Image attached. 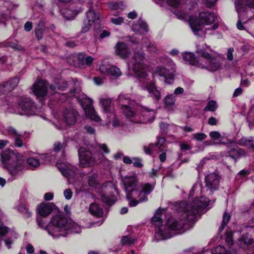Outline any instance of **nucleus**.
I'll return each instance as SVG.
<instances>
[{
  "label": "nucleus",
  "mask_w": 254,
  "mask_h": 254,
  "mask_svg": "<svg viewBox=\"0 0 254 254\" xmlns=\"http://www.w3.org/2000/svg\"><path fill=\"white\" fill-rule=\"evenodd\" d=\"M209 202V199L201 196L190 203H179L177 205L178 217L169 218L166 225L156 227L155 237L157 241L170 238L174 235L173 231L181 230L185 224L195 220L197 215L203 213Z\"/></svg>",
  "instance_id": "nucleus-1"
},
{
  "label": "nucleus",
  "mask_w": 254,
  "mask_h": 254,
  "mask_svg": "<svg viewBox=\"0 0 254 254\" xmlns=\"http://www.w3.org/2000/svg\"><path fill=\"white\" fill-rule=\"evenodd\" d=\"M42 217L39 215L37 216L38 226L46 230L54 239L66 237L69 233H79L81 231L80 225L61 214L53 216L48 224Z\"/></svg>",
  "instance_id": "nucleus-2"
},
{
  "label": "nucleus",
  "mask_w": 254,
  "mask_h": 254,
  "mask_svg": "<svg viewBox=\"0 0 254 254\" xmlns=\"http://www.w3.org/2000/svg\"><path fill=\"white\" fill-rule=\"evenodd\" d=\"M1 163L10 177L8 181L12 182L21 176L26 168L25 161L22 155L8 149L1 154Z\"/></svg>",
  "instance_id": "nucleus-3"
},
{
  "label": "nucleus",
  "mask_w": 254,
  "mask_h": 254,
  "mask_svg": "<svg viewBox=\"0 0 254 254\" xmlns=\"http://www.w3.org/2000/svg\"><path fill=\"white\" fill-rule=\"evenodd\" d=\"M218 18L213 13L210 12H201L199 14L198 18H196L193 16H190L189 19V24L190 27L194 34L202 30V25H208L214 23L211 28H207L205 32L209 34H212V32H208L212 30H215L218 27L217 23Z\"/></svg>",
  "instance_id": "nucleus-4"
},
{
  "label": "nucleus",
  "mask_w": 254,
  "mask_h": 254,
  "mask_svg": "<svg viewBox=\"0 0 254 254\" xmlns=\"http://www.w3.org/2000/svg\"><path fill=\"white\" fill-rule=\"evenodd\" d=\"M196 53L201 58V63L198 64V68L205 69L211 72L221 70L223 64L217 58V53H209L201 48L197 49Z\"/></svg>",
  "instance_id": "nucleus-5"
},
{
  "label": "nucleus",
  "mask_w": 254,
  "mask_h": 254,
  "mask_svg": "<svg viewBox=\"0 0 254 254\" xmlns=\"http://www.w3.org/2000/svg\"><path fill=\"white\" fill-rule=\"evenodd\" d=\"M147 64L148 60L145 53L141 52H134L127 63L128 68H131L139 78H145L147 76L145 68Z\"/></svg>",
  "instance_id": "nucleus-6"
},
{
  "label": "nucleus",
  "mask_w": 254,
  "mask_h": 254,
  "mask_svg": "<svg viewBox=\"0 0 254 254\" xmlns=\"http://www.w3.org/2000/svg\"><path fill=\"white\" fill-rule=\"evenodd\" d=\"M122 182L126 192V198L129 205V202L133 199L136 198L137 189L139 187L138 182L135 174H130L122 177Z\"/></svg>",
  "instance_id": "nucleus-7"
},
{
  "label": "nucleus",
  "mask_w": 254,
  "mask_h": 254,
  "mask_svg": "<svg viewBox=\"0 0 254 254\" xmlns=\"http://www.w3.org/2000/svg\"><path fill=\"white\" fill-rule=\"evenodd\" d=\"M78 152L79 165L83 168L92 166L97 164L99 160L103 158L102 154L97 157L96 156L98 155L97 154L94 153L93 155L90 151L86 150L83 147H80Z\"/></svg>",
  "instance_id": "nucleus-8"
},
{
  "label": "nucleus",
  "mask_w": 254,
  "mask_h": 254,
  "mask_svg": "<svg viewBox=\"0 0 254 254\" xmlns=\"http://www.w3.org/2000/svg\"><path fill=\"white\" fill-rule=\"evenodd\" d=\"M138 110L141 113L137 114L133 111V115L128 118L130 122L134 123H147L153 121L155 115L153 110L142 106L139 107Z\"/></svg>",
  "instance_id": "nucleus-9"
},
{
  "label": "nucleus",
  "mask_w": 254,
  "mask_h": 254,
  "mask_svg": "<svg viewBox=\"0 0 254 254\" xmlns=\"http://www.w3.org/2000/svg\"><path fill=\"white\" fill-rule=\"evenodd\" d=\"M154 188V186L149 183L142 184L140 188L138 187L136 198L133 199L129 202V206L134 207L139 203L147 201L148 200L147 196L153 191Z\"/></svg>",
  "instance_id": "nucleus-10"
},
{
  "label": "nucleus",
  "mask_w": 254,
  "mask_h": 254,
  "mask_svg": "<svg viewBox=\"0 0 254 254\" xmlns=\"http://www.w3.org/2000/svg\"><path fill=\"white\" fill-rule=\"evenodd\" d=\"M18 109L21 110L18 114L21 115H34L37 111V107L32 100L26 97L20 98L18 102Z\"/></svg>",
  "instance_id": "nucleus-11"
},
{
  "label": "nucleus",
  "mask_w": 254,
  "mask_h": 254,
  "mask_svg": "<svg viewBox=\"0 0 254 254\" xmlns=\"http://www.w3.org/2000/svg\"><path fill=\"white\" fill-rule=\"evenodd\" d=\"M57 166L62 174L67 178L70 183V179L73 178L76 175V168L65 161L64 159L58 160Z\"/></svg>",
  "instance_id": "nucleus-12"
},
{
  "label": "nucleus",
  "mask_w": 254,
  "mask_h": 254,
  "mask_svg": "<svg viewBox=\"0 0 254 254\" xmlns=\"http://www.w3.org/2000/svg\"><path fill=\"white\" fill-rule=\"evenodd\" d=\"M156 73L159 76L163 78L164 81L169 84L173 83L174 72L175 71V65L174 63H172L170 68L167 67L158 66L155 69Z\"/></svg>",
  "instance_id": "nucleus-13"
},
{
  "label": "nucleus",
  "mask_w": 254,
  "mask_h": 254,
  "mask_svg": "<svg viewBox=\"0 0 254 254\" xmlns=\"http://www.w3.org/2000/svg\"><path fill=\"white\" fill-rule=\"evenodd\" d=\"M118 102L121 106L122 109L127 118H129L133 115V111L131 110V106L135 103L134 101L131 100L126 95L121 94L118 99Z\"/></svg>",
  "instance_id": "nucleus-14"
},
{
  "label": "nucleus",
  "mask_w": 254,
  "mask_h": 254,
  "mask_svg": "<svg viewBox=\"0 0 254 254\" xmlns=\"http://www.w3.org/2000/svg\"><path fill=\"white\" fill-rule=\"evenodd\" d=\"M219 181V177L216 173H211L205 177V186L208 195L212 194L213 191L218 189Z\"/></svg>",
  "instance_id": "nucleus-15"
},
{
  "label": "nucleus",
  "mask_w": 254,
  "mask_h": 254,
  "mask_svg": "<svg viewBox=\"0 0 254 254\" xmlns=\"http://www.w3.org/2000/svg\"><path fill=\"white\" fill-rule=\"evenodd\" d=\"M243 0H238L235 1V8L238 14L239 20H238L237 27L239 30H243L244 27L242 23V20L244 19V17L246 15V8Z\"/></svg>",
  "instance_id": "nucleus-16"
},
{
  "label": "nucleus",
  "mask_w": 254,
  "mask_h": 254,
  "mask_svg": "<svg viewBox=\"0 0 254 254\" xmlns=\"http://www.w3.org/2000/svg\"><path fill=\"white\" fill-rule=\"evenodd\" d=\"M33 91L38 99L44 97L47 93V86L46 81L39 80L33 86Z\"/></svg>",
  "instance_id": "nucleus-17"
},
{
  "label": "nucleus",
  "mask_w": 254,
  "mask_h": 254,
  "mask_svg": "<svg viewBox=\"0 0 254 254\" xmlns=\"http://www.w3.org/2000/svg\"><path fill=\"white\" fill-rule=\"evenodd\" d=\"M115 53L121 58H127L129 53V49L126 43L124 42H118L115 47Z\"/></svg>",
  "instance_id": "nucleus-18"
},
{
  "label": "nucleus",
  "mask_w": 254,
  "mask_h": 254,
  "mask_svg": "<svg viewBox=\"0 0 254 254\" xmlns=\"http://www.w3.org/2000/svg\"><path fill=\"white\" fill-rule=\"evenodd\" d=\"M78 113L73 110H65L63 113L64 122L68 125H73L76 120Z\"/></svg>",
  "instance_id": "nucleus-19"
},
{
  "label": "nucleus",
  "mask_w": 254,
  "mask_h": 254,
  "mask_svg": "<svg viewBox=\"0 0 254 254\" xmlns=\"http://www.w3.org/2000/svg\"><path fill=\"white\" fill-rule=\"evenodd\" d=\"M182 56L183 60L187 63L198 67V64L201 63V58L197 60L194 54L191 52H185Z\"/></svg>",
  "instance_id": "nucleus-20"
},
{
  "label": "nucleus",
  "mask_w": 254,
  "mask_h": 254,
  "mask_svg": "<svg viewBox=\"0 0 254 254\" xmlns=\"http://www.w3.org/2000/svg\"><path fill=\"white\" fill-rule=\"evenodd\" d=\"M161 6L169 5L172 7H179L183 4L182 0H153Z\"/></svg>",
  "instance_id": "nucleus-21"
},
{
  "label": "nucleus",
  "mask_w": 254,
  "mask_h": 254,
  "mask_svg": "<svg viewBox=\"0 0 254 254\" xmlns=\"http://www.w3.org/2000/svg\"><path fill=\"white\" fill-rule=\"evenodd\" d=\"M133 31L142 34L143 32H148V28L147 24L142 20L139 19L137 22L134 23L131 27Z\"/></svg>",
  "instance_id": "nucleus-22"
},
{
  "label": "nucleus",
  "mask_w": 254,
  "mask_h": 254,
  "mask_svg": "<svg viewBox=\"0 0 254 254\" xmlns=\"http://www.w3.org/2000/svg\"><path fill=\"white\" fill-rule=\"evenodd\" d=\"M53 210V205L49 203H42L37 207L39 216L46 217L49 215Z\"/></svg>",
  "instance_id": "nucleus-23"
},
{
  "label": "nucleus",
  "mask_w": 254,
  "mask_h": 254,
  "mask_svg": "<svg viewBox=\"0 0 254 254\" xmlns=\"http://www.w3.org/2000/svg\"><path fill=\"white\" fill-rule=\"evenodd\" d=\"M100 104L103 112L106 114H112V100L110 98H101L99 99Z\"/></svg>",
  "instance_id": "nucleus-24"
},
{
  "label": "nucleus",
  "mask_w": 254,
  "mask_h": 254,
  "mask_svg": "<svg viewBox=\"0 0 254 254\" xmlns=\"http://www.w3.org/2000/svg\"><path fill=\"white\" fill-rule=\"evenodd\" d=\"M19 81V78L18 77H14L9 81L4 82L1 85V87H3L5 93H6L14 89L17 86Z\"/></svg>",
  "instance_id": "nucleus-25"
},
{
  "label": "nucleus",
  "mask_w": 254,
  "mask_h": 254,
  "mask_svg": "<svg viewBox=\"0 0 254 254\" xmlns=\"http://www.w3.org/2000/svg\"><path fill=\"white\" fill-rule=\"evenodd\" d=\"M102 17V15L100 13H96L90 9L87 12V18L85 20L88 23L93 24L94 23L100 21Z\"/></svg>",
  "instance_id": "nucleus-26"
},
{
  "label": "nucleus",
  "mask_w": 254,
  "mask_h": 254,
  "mask_svg": "<svg viewBox=\"0 0 254 254\" xmlns=\"http://www.w3.org/2000/svg\"><path fill=\"white\" fill-rule=\"evenodd\" d=\"M146 88L151 97L156 100H159L160 99V92L157 89L153 83L147 84L146 86Z\"/></svg>",
  "instance_id": "nucleus-27"
},
{
  "label": "nucleus",
  "mask_w": 254,
  "mask_h": 254,
  "mask_svg": "<svg viewBox=\"0 0 254 254\" xmlns=\"http://www.w3.org/2000/svg\"><path fill=\"white\" fill-rule=\"evenodd\" d=\"M89 212L93 216L101 217L103 214V210L97 204L92 203L89 208Z\"/></svg>",
  "instance_id": "nucleus-28"
},
{
  "label": "nucleus",
  "mask_w": 254,
  "mask_h": 254,
  "mask_svg": "<svg viewBox=\"0 0 254 254\" xmlns=\"http://www.w3.org/2000/svg\"><path fill=\"white\" fill-rule=\"evenodd\" d=\"M85 112L86 116L91 120L96 122H101V119L92 107L85 109Z\"/></svg>",
  "instance_id": "nucleus-29"
},
{
  "label": "nucleus",
  "mask_w": 254,
  "mask_h": 254,
  "mask_svg": "<svg viewBox=\"0 0 254 254\" xmlns=\"http://www.w3.org/2000/svg\"><path fill=\"white\" fill-rule=\"evenodd\" d=\"M96 153L98 155L96 156L98 157L101 154L103 155L102 153L109 154L110 152V149L108 148L106 144H97L95 147ZM103 156V155H102Z\"/></svg>",
  "instance_id": "nucleus-30"
},
{
  "label": "nucleus",
  "mask_w": 254,
  "mask_h": 254,
  "mask_svg": "<svg viewBox=\"0 0 254 254\" xmlns=\"http://www.w3.org/2000/svg\"><path fill=\"white\" fill-rule=\"evenodd\" d=\"M46 155L43 154L39 156V158H36L34 157H30L27 159V163L32 168H37L40 166V161L41 159L45 158Z\"/></svg>",
  "instance_id": "nucleus-31"
},
{
  "label": "nucleus",
  "mask_w": 254,
  "mask_h": 254,
  "mask_svg": "<svg viewBox=\"0 0 254 254\" xmlns=\"http://www.w3.org/2000/svg\"><path fill=\"white\" fill-rule=\"evenodd\" d=\"M240 247L246 249L250 245L253 243L254 240L246 235H243L242 237L240 238L238 240Z\"/></svg>",
  "instance_id": "nucleus-32"
},
{
  "label": "nucleus",
  "mask_w": 254,
  "mask_h": 254,
  "mask_svg": "<svg viewBox=\"0 0 254 254\" xmlns=\"http://www.w3.org/2000/svg\"><path fill=\"white\" fill-rule=\"evenodd\" d=\"M79 12V10H73L70 8H66L63 10L62 14L66 19H70L74 18Z\"/></svg>",
  "instance_id": "nucleus-33"
},
{
  "label": "nucleus",
  "mask_w": 254,
  "mask_h": 254,
  "mask_svg": "<svg viewBox=\"0 0 254 254\" xmlns=\"http://www.w3.org/2000/svg\"><path fill=\"white\" fill-rule=\"evenodd\" d=\"M44 30L45 23L43 20H40L35 31V35L39 40L42 38Z\"/></svg>",
  "instance_id": "nucleus-34"
},
{
  "label": "nucleus",
  "mask_w": 254,
  "mask_h": 254,
  "mask_svg": "<svg viewBox=\"0 0 254 254\" xmlns=\"http://www.w3.org/2000/svg\"><path fill=\"white\" fill-rule=\"evenodd\" d=\"M66 146V143L64 142L61 143L60 142H56L54 145V150L56 152H58L60 150H62V158H65V147Z\"/></svg>",
  "instance_id": "nucleus-35"
},
{
  "label": "nucleus",
  "mask_w": 254,
  "mask_h": 254,
  "mask_svg": "<svg viewBox=\"0 0 254 254\" xmlns=\"http://www.w3.org/2000/svg\"><path fill=\"white\" fill-rule=\"evenodd\" d=\"M100 196L102 201L108 205H112L116 200L114 195H107L104 193H100Z\"/></svg>",
  "instance_id": "nucleus-36"
},
{
  "label": "nucleus",
  "mask_w": 254,
  "mask_h": 254,
  "mask_svg": "<svg viewBox=\"0 0 254 254\" xmlns=\"http://www.w3.org/2000/svg\"><path fill=\"white\" fill-rule=\"evenodd\" d=\"M112 65H111L108 61H102L99 66L100 71L103 74H107L111 69Z\"/></svg>",
  "instance_id": "nucleus-37"
},
{
  "label": "nucleus",
  "mask_w": 254,
  "mask_h": 254,
  "mask_svg": "<svg viewBox=\"0 0 254 254\" xmlns=\"http://www.w3.org/2000/svg\"><path fill=\"white\" fill-rule=\"evenodd\" d=\"M6 134L11 138H15L20 136V133L15 128L12 127H8L5 129Z\"/></svg>",
  "instance_id": "nucleus-38"
},
{
  "label": "nucleus",
  "mask_w": 254,
  "mask_h": 254,
  "mask_svg": "<svg viewBox=\"0 0 254 254\" xmlns=\"http://www.w3.org/2000/svg\"><path fill=\"white\" fill-rule=\"evenodd\" d=\"M62 85L59 83L56 82V85L51 84L50 85V89L53 92H56L57 88L60 90H64V88L66 87L67 83L66 81H61Z\"/></svg>",
  "instance_id": "nucleus-39"
},
{
  "label": "nucleus",
  "mask_w": 254,
  "mask_h": 254,
  "mask_svg": "<svg viewBox=\"0 0 254 254\" xmlns=\"http://www.w3.org/2000/svg\"><path fill=\"white\" fill-rule=\"evenodd\" d=\"M121 74L122 72L121 71L120 69L117 66L113 65H112L111 69L107 74V75H111L115 77H118L121 76Z\"/></svg>",
  "instance_id": "nucleus-40"
},
{
  "label": "nucleus",
  "mask_w": 254,
  "mask_h": 254,
  "mask_svg": "<svg viewBox=\"0 0 254 254\" xmlns=\"http://www.w3.org/2000/svg\"><path fill=\"white\" fill-rule=\"evenodd\" d=\"M212 254H237L236 252L230 253L226 252V249L221 246L216 247Z\"/></svg>",
  "instance_id": "nucleus-41"
},
{
  "label": "nucleus",
  "mask_w": 254,
  "mask_h": 254,
  "mask_svg": "<svg viewBox=\"0 0 254 254\" xmlns=\"http://www.w3.org/2000/svg\"><path fill=\"white\" fill-rule=\"evenodd\" d=\"M136 239L130 236H123L121 239V243L123 245H130L134 243Z\"/></svg>",
  "instance_id": "nucleus-42"
},
{
  "label": "nucleus",
  "mask_w": 254,
  "mask_h": 254,
  "mask_svg": "<svg viewBox=\"0 0 254 254\" xmlns=\"http://www.w3.org/2000/svg\"><path fill=\"white\" fill-rule=\"evenodd\" d=\"M145 47L150 53H157L159 51L158 49L154 44L150 43V41L147 39L145 40Z\"/></svg>",
  "instance_id": "nucleus-43"
},
{
  "label": "nucleus",
  "mask_w": 254,
  "mask_h": 254,
  "mask_svg": "<svg viewBox=\"0 0 254 254\" xmlns=\"http://www.w3.org/2000/svg\"><path fill=\"white\" fill-rule=\"evenodd\" d=\"M92 100L87 97L83 98L81 100V103L84 110L90 107H92Z\"/></svg>",
  "instance_id": "nucleus-44"
},
{
  "label": "nucleus",
  "mask_w": 254,
  "mask_h": 254,
  "mask_svg": "<svg viewBox=\"0 0 254 254\" xmlns=\"http://www.w3.org/2000/svg\"><path fill=\"white\" fill-rule=\"evenodd\" d=\"M217 108V103L213 100L208 101L207 105L204 109V111H214Z\"/></svg>",
  "instance_id": "nucleus-45"
},
{
  "label": "nucleus",
  "mask_w": 254,
  "mask_h": 254,
  "mask_svg": "<svg viewBox=\"0 0 254 254\" xmlns=\"http://www.w3.org/2000/svg\"><path fill=\"white\" fill-rule=\"evenodd\" d=\"M209 136L213 140H218L220 143H223L222 141L223 137L220 133L216 131H212L209 133Z\"/></svg>",
  "instance_id": "nucleus-46"
},
{
  "label": "nucleus",
  "mask_w": 254,
  "mask_h": 254,
  "mask_svg": "<svg viewBox=\"0 0 254 254\" xmlns=\"http://www.w3.org/2000/svg\"><path fill=\"white\" fill-rule=\"evenodd\" d=\"M96 177V174H93L88 177V184L91 188L96 187L98 184Z\"/></svg>",
  "instance_id": "nucleus-47"
},
{
  "label": "nucleus",
  "mask_w": 254,
  "mask_h": 254,
  "mask_svg": "<svg viewBox=\"0 0 254 254\" xmlns=\"http://www.w3.org/2000/svg\"><path fill=\"white\" fill-rule=\"evenodd\" d=\"M176 101V98L173 94H170L165 97L164 99V102L166 106L169 107L174 104Z\"/></svg>",
  "instance_id": "nucleus-48"
},
{
  "label": "nucleus",
  "mask_w": 254,
  "mask_h": 254,
  "mask_svg": "<svg viewBox=\"0 0 254 254\" xmlns=\"http://www.w3.org/2000/svg\"><path fill=\"white\" fill-rule=\"evenodd\" d=\"M110 21L114 25H121L124 23V19L121 16L110 17Z\"/></svg>",
  "instance_id": "nucleus-49"
},
{
  "label": "nucleus",
  "mask_w": 254,
  "mask_h": 254,
  "mask_svg": "<svg viewBox=\"0 0 254 254\" xmlns=\"http://www.w3.org/2000/svg\"><path fill=\"white\" fill-rule=\"evenodd\" d=\"M244 154V151L241 149L235 148L230 152V155L234 158V155L236 157H239Z\"/></svg>",
  "instance_id": "nucleus-50"
},
{
  "label": "nucleus",
  "mask_w": 254,
  "mask_h": 254,
  "mask_svg": "<svg viewBox=\"0 0 254 254\" xmlns=\"http://www.w3.org/2000/svg\"><path fill=\"white\" fill-rule=\"evenodd\" d=\"M122 3L117 2H111L108 3V6L111 10H117L120 8H122Z\"/></svg>",
  "instance_id": "nucleus-51"
},
{
  "label": "nucleus",
  "mask_w": 254,
  "mask_h": 254,
  "mask_svg": "<svg viewBox=\"0 0 254 254\" xmlns=\"http://www.w3.org/2000/svg\"><path fill=\"white\" fill-rule=\"evenodd\" d=\"M6 46L10 47L14 49L19 51L22 50V47L19 45L16 42H6Z\"/></svg>",
  "instance_id": "nucleus-52"
},
{
  "label": "nucleus",
  "mask_w": 254,
  "mask_h": 254,
  "mask_svg": "<svg viewBox=\"0 0 254 254\" xmlns=\"http://www.w3.org/2000/svg\"><path fill=\"white\" fill-rule=\"evenodd\" d=\"M231 218V216L229 214L227 213H224L223 216V221L222 224L220 228L223 229L224 227L229 223Z\"/></svg>",
  "instance_id": "nucleus-53"
},
{
  "label": "nucleus",
  "mask_w": 254,
  "mask_h": 254,
  "mask_svg": "<svg viewBox=\"0 0 254 254\" xmlns=\"http://www.w3.org/2000/svg\"><path fill=\"white\" fill-rule=\"evenodd\" d=\"M5 9H7V6L2 7L0 4V23L3 22L6 18V14L4 12Z\"/></svg>",
  "instance_id": "nucleus-54"
},
{
  "label": "nucleus",
  "mask_w": 254,
  "mask_h": 254,
  "mask_svg": "<svg viewBox=\"0 0 254 254\" xmlns=\"http://www.w3.org/2000/svg\"><path fill=\"white\" fill-rule=\"evenodd\" d=\"M162 211L161 209H158L156 211L154 216L152 217V220L155 222H159L161 220Z\"/></svg>",
  "instance_id": "nucleus-55"
},
{
  "label": "nucleus",
  "mask_w": 254,
  "mask_h": 254,
  "mask_svg": "<svg viewBox=\"0 0 254 254\" xmlns=\"http://www.w3.org/2000/svg\"><path fill=\"white\" fill-rule=\"evenodd\" d=\"M251 142V138L247 139L246 138H242L239 141V144L242 145L246 146L248 148H250Z\"/></svg>",
  "instance_id": "nucleus-56"
},
{
  "label": "nucleus",
  "mask_w": 254,
  "mask_h": 254,
  "mask_svg": "<svg viewBox=\"0 0 254 254\" xmlns=\"http://www.w3.org/2000/svg\"><path fill=\"white\" fill-rule=\"evenodd\" d=\"M23 137V135L21 134H20V136L18 137H15L14 139V145L15 146L18 147H21L23 146L24 144L22 140V138Z\"/></svg>",
  "instance_id": "nucleus-57"
},
{
  "label": "nucleus",
  "mask_w": 254,
  "mask_h": 254,
  "mask_svg": "<svg viewBox=\"0 0 254 254\" xmlns=\"http://www.w3.org/2000/svg\"><path fill=\"white\" fill-rule=\"evenodd\" d=\"M193 135V138L198 141L203 140L207 137V135L203 133H194Z\"/></svg>",
  "instance_id": "nucleus-58"
},
{
  "label": "nucleus",
  "mask_w": 254,
  "mask_h": 254,
  "mask_svg": "<svg viewBox=\"0 0 254 254\" xmlns=\"http://www.w3.org/2000/svg\"><path fill=\"white\" fill-rule=\"evenodd\" d=\"M72 191L70 189H67L64 191V195L66 200H70L72 196Z\"/></svg>",
  "instance_id": "nucleus-59"
},
{
  "label": "nucleus",
  "mask_w": 254,
  "mask_h": 254,
  "mask_svg": "<svg viewBox=\"0 0 254 254\" xmlns=\"http://www.w3.org/2000/svg\"><path fill=\"white\" fill-rule=\"evenodd\" d=\"M123 125L121 121L117 117H115L114 118L113 121L112 122V126L114 127H117L121 126Z\"/></svg>",
  "instance_id": "nucleus-60"
},
{
  "label": "nucleus",
  "mask_w": 254,
  "mask_h": 254,
  "mask_svg": "<svg viewBox=\"0 0 254 254\" xmlns=\"http://www.w3.org/2000/svg\"><path fill=\"white\" fill-rule=\"evenodd\" d=\"M92 25V24L88 23L86 20H85L83 25L81 28V32L82 33H85L87 32L89 30L90 27Z\"/></svg>",
  "instance_id": "nucleus-61"
},
{
  "label": "nucleus",
  "mask_w": 254,
  "mask_h": 254,
  "mask_svg": "<svg viewBox=\"0 0 254 254\" xmlns=\"http://www.w3.org/2000/svg\"><path fill=\"white\" fill-rule=\"evenodd\" d=\"M133 161V165L135 167L140 168L142 167L143 165L142 164L141 160L138 158H133L132 159Z\"/></svg>",
  "instance_id": "nucleus-62"
},
{
  "label": "nucleus",
  "mask_w": 254,
  "mask_h": 254,
  "mask_svg": "<svg viewBox=\"0 0 254 254\" xmlns=\"http://www.w3.org/2000/svg\"><path fill=\"white\" fill-rule=\"evenodd\" d=\"M87 56L84 53H80L78 55V60L79 63L81 64H85V59Z\"/></svg>",
  "instance_id": "nucleus-63"
},
{
  "label": "nucleus",
  "mask_w": 254,
  "mask_h": 254,
  "mask_svg": "<svg viewBox=\"0 0 254 254\" xmlns=\"http://www.w3.org/2000/svg\"><path fill=\"white\" fill-rule=\"evenodd\" d=\"M250 174V171L248 170H242L240 171L237 174V177H246Z\"/></svg>",
  "instance_id": "nucleus-64"
}]
</instances>
